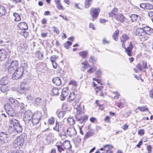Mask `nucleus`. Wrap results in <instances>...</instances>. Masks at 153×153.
<instances>
[{"label": "nucleus", "instance_id": "obj_5", "mask_svg": "<svg viewBox=\"0 0 153 153\" xmlns=\"http://www.w3.org/2000/svg\"><path fill=\"white\" fill-rule=\"evenodd\" d=\"M42 117V113L40 111H37L33 114L31 121L34 125L38 124Z\"/></svg>", "mask_w": 153, "mask_h": 153}, {"label": "nucleus", "instance_id": "obj_49", "mask_svg": "<svg viewBox=\"0 0 153 153\" xmlns=\"http://www.w3.org/2000/svg\"><path fill=\"white\" fill-rule=\"evenodd\" d=\"M69 84L70 85H72L74 86H76L77 85V82L74 80L70 81L69 82Z\"/></svg>", "mask_w": 153, "mask_h": 153}, {"label": "nucleus", "instance_id": "obj_14", "mask_svg": "<svg viewBox=\"0 0 153 153\" xmlns=\"http://www.w3.org/2000/svg\"><path fill=\"white\" fill-rule=\"evenodd\" d=\"M7 50L5 48L0 49V60H5L7 58Z\"/></svg>", "mask_w": 153, "mask_h": 153}, {"label": "nucleus", "instance_id": "obj_9", "mask_svg": "<svg viewBox=\"0 0 153 153\" xmlns=\"http://www.w3.org/2000/svg\"><path fill=\"white\" fill-rule=\"evenodd\" d=\"M73 105L75 108H76L77 114H80L84 112V105H82L80 104L78 100L75 101L73 103Z\"/></svg>", "mask_w": 153, "mask_h": 153}, {"label": "nucleus", "instance_id": "obj_51", "mask_svg": "<svg viewBox=\"0 0 153 153\" xmlns=\"http://www.w3.org/2000/svg\"><path fill=\"white\" fill-rule=\"evenodd\" d=\"M66 112L65 111H61L58 114V116L59 118L60 119L61 118H62L64 115L65 114Z\"/></svg>", "mask_w": 153, "mask_h": 153}, {"label": "nucleus", "instance_id": "obj_55", "mask_svg": "<svg viewBox=\"0 0 153 153\" xmlns=\"http://www.w3.org/2000/svg\"><path fill=\"white\" fill-rule=\"evenodd\" d=\"M138 134L141 136L143 135L144 134V129H140L138 131Z\"/></svg>", "mask_w": 153, "mask_h": 153}, {"label": "nucleus", "instance_id": "obj_19", "mask_svg": "<svg viewBox=\"0 0 153 153\" xmlns=\"http://www.w3.org/2000/svg\"><path fill=\"white\" fill-rule=\"evenodd\" d=\"M94 133L93 130H90L88 131L85 134L84 139V140L87 139L88 138L93 136Z\"/></svg>", "mask_w": 153, "mask_h": 153}, {"label": "nucleus", "instance_id": "obj_35", "mask_svg": "<svg viewBox=\"0 0 153 153\" xmlns=\"http://www.w3.org/2000/svg\"><path fill=\"white\" fill-rule=\"evenodd\" d=\"M0 88L1 91L3 93H5L9 90L8 87L5 85L1 86Z\"/></svg>", "mask_w": 153, "mask_h": 153}, {"label": "nucleus", "instance_id": "obj_20", "mask_svg": "<svg viewBox=\"0 0 153 153\" xmlns=\"http://www.w3.org/2000/svg\"><path fill=\"white\" fill-rule=\"evenodd\" d=\"M52 81L57 86L60 85L61 83V79L59 77H54L52 79Z\"/></svg>", "mask_w": 153, "mask_h": 153}, {"label": "nucleus", "instance_id": "obj_58", "mask_svg": "<svg viewBox=\"0 0 153 153\" xmlns=\"http://www.w3.org/2000/svg\"><path fill=\"white\" fill-rule=\"evenodd\" d=\"M9 101L12 104H13L15 101H16V100L14 99H13L12 97L9 98Z\"/></svg>", "mask_w": 153, "mask_h": 153}, {"label": "nucleus", "instance_id": "obj_37", "mask_svg": "<svg viewBox=\"0 0 153 153\" xmlns=\"http://www.w3.org/2000/svg\"><path fill=\"white\" fill-rule=\"evenodd\" d=\"M118 11L117 8H114L109 13V15L110 17H112L115 15L117 13Z\"/></svg>", "mask_w": 153, "mask_h": 153}, {"label": "nucleus", "instance_id": "obj_45", "mask_svg": "<svg viewBox=\"0 0 153 153\" xmlns=\"http://www.w3.org/2000/svg\"><path fill=\"white\" fill-rule=\"evenodd\" d=\"M55 3L56 4V7L59 10L62 9L63 8L60 3L59 1H55Z\"/></svg>", "mask_w": 153, "mask_h": 153}, {"label": "nucleus", "instance_id": "obj_6", "mask_svg": "<svg viewBox=\"0 0 153 153\" xmlns=\"http://www.w3.org/2000/svg\"><path fill=\"white\" fill-rule=\"evenodd\" d=\"M24 68L22 67L19 68L15 70L13 74L12 78L13 80H17L19 79L22 76L23 71Z\"/></svg>", "mask_w": 153, "mask_h": 153}, {"label": "nucleus", "instance_id": "obj_36", "mask_svg": "<svg viewBox=\"0 0 153 153\" xmlns=\"http://www.w3.org/2000/svg\"><path fill=\"white\" fill-rule=\"evenodd\" d=\"M138 17L139 16L138 15L134 14H131L130 16L132 22L136 21Z\"/></svg>", "mask_w": 153, "mask_h": 153}, {"label": "nucleus", "instance_id": "obj_42", "mask_svg": "<svg viewBox=\"0 0 153 153\" xmlns=\"http://www.w3.org/2000/svg\"><path fill=\"white\" fill-rule=\"evenodd\" d=\"M137 109L141 111H148V109L146 106H143L142 107L138 106Z\"/></svg>", "mask_w": 153, "mask_h": 153}, {"label": "nucleus", "instance_id": "obj_64", "mask_svg": "<svg viewBox=\"0 0 153 153\" xmlns=\"http://www.w3.org/2000/svg\"><path fill=\"white\" fill-rule=\"evenodd\" d=\"M149 16L153 18V11H150L148 13Z\"/></svg>", "mask_w": 153, "mask_h": 153}, {"label": "nucleus", "instance_id": "obj_18", "mask_svg": "<svg viewBox=\"0 0 153 153\" xmlns=\"http://www.w3.org/2000/svg\"><path fill=\"white\" fill-rule=\"evenodd\" d=\"M18 26L20 29L21 30H26L28 28L27 24L24 22L19 23L18 25Z\"/></svg>", "mask_w": 153, "mask_h": 153}, {"label": "nucleus", "instance_id": "obj_27", "mask_svg": "<svg viewBox=\"0 0 153 153\" xmlns=\"http://www.w3.org/2000/svg\"><path fill=\"white\" fill-rule=\"evenodd\" d=\"M79 55L83 58H85L87 57L88 55V52L87 51H84L80 52L79 53Z\"/></svg>", "mask_w": 153, "mask_h": 153}, {"label": "nucleus", "instance_id": "obj_39", "mask_svg": "<svg viewBox=\"0 0 153 153\" xmlns=\"http://www.w3.org/2000/svg\"><path fill=\"white\" fill-rule=\"evenodd\" d=\"M96 70V67L95 66L93 65L91 68H90L87 71V72L91 74L94 72Z\"/></svg>", "mask_w": 153, "mask_h": 153}, {"label": "nucleus", "instance_id": "obj_38", "mask_svg": "<svg viewBox=\"0 0 153 153\" xmlns=\"http://www.w3.org/2000/svg\"><path fill=\"white\" fill-rule=\"evenodd\" d=\"M59 123L57 121H56L55 125L53 128V129L56 131L59 132Z\"/></svg>", "mask_w": 153, "mask_h": 153}, {"label": "nucleus", "instance_id": "obj_24", "mask_svg": "<svg viewBox=\"0 0 153 153\" xmlns=\"http://www.w3.org/2000/svg\"><path fill=\"white\" fill-rule=\"evenodd\" d=\"M20 88L22 90L26 91L28 89V85L27 83L25 82H22L20 85Z\"/></svg>", "mask_w": 153, "mask_h": 153}, {"label": "nucleus", "instance_id": "obj_47", "mask_svg": "<svg viewBox=\"0 0 153 153\" xmlns=\"http://www.w3.org/2000/svg\"><path fill=\"white\" fill-rule=\"evenodd\" d=\"M92 2V1H85V7L86 8H88L90 6Z\"/></svg>", "mask_w": 153, "mask_h": 153}, {"label": "nucleus", "instance_id": "obj_25", "mask_svg": "<svg viewBox=\"0 0 153 153\" xmlns=\"http://www.w3.org/2000/svg\"><path fill=\"white\" fill-rule=\"evenodd\" d=\"M113 146L111 145L107 144L103 146V147L100 149V150H103L104 151H107L110 149H112Z\"/></svg>", "mask_w": 153, "mask_h": 153}, {"label": "nucleus", "instance_id": "obj_31", "mask_svg": "<svg viewBox=\"0 0 153 153\" xmlns=\"http://www.w3.org/2000/svg\"><path fill=\"white\" fill-rule=\"evenodd\" d=\"M6 13V10L3 6L0 5V16H4Z\"/></svg>", "mask_w": 153, "mask_h": 153}, {"label": "nucleus", "instance_id": "obj_17", "mask_svg": "<svg viewBox=\"0 0 153 153\" xmlns=\"http://www.w3.org/2000/svg\"><path fill=\"white\" fill-rule=\"evenodd\" d=\"M143 29L144 30L145 32L148 36L151 35L153 33V29L150 27L148 26L143 27Z\"/></svg>", "mask_w": 153, "mask_h": 153}, {"label": "nucleus", "instance_id": "obj_62", "mask_svg": "<svg viewBox=\"0 0 153 153\" xmlns=\"http://www.w3.org/2000/svg\"><path fill=\"white\" fill-rule=\"evenodd\" d=\"M109 43V41H108L106 38H103L102 40V43L103 44L105 45L107 43Z\"/></svg>", "mask_w": 153, "mask_h": 153}, {"label": "nucleus", "instance_id": "obj_15", "mask_svg": "<svg viewBox=\"0 0 153 153\" xmlns=\"http://www.w3.org/2000/svg\"><path fill=\"white\" fill-rule=\"evenodd\" d=\"M69 92L68 88L66 87L64 88L62 90V94L61 97L62 98H61L62 100H63L68 95Z\"/></svg>", "mask_w": 153, "mask_h": 153}, {"label": "nucleus", "instance_id": "obj_52", "mask_svg": "<svg viewBox=\"0 0 153 153\" xmlns=\"http://www.w3.org/2000/svg\"><path fill=\"white\" fill-rule=\"evenodd\" d=\"M56 146L57 148L58 151L60 152H61L62 151H64V149L62 145L61 146L57 145Z\"/></svg>", "mask_w": 153, "mask_h": 153}, {"label": "nucleus", "instance_id": "obj_23", "mask_svg": "<svg viewBox=\"0 0 153 153\" xmlns=\"http://www.w3.org/2000/svg\"><path fill=\"white\" fill-rule=\"evenodd\" d=\"M115 18L117 21L121 22H123L125 20V18L122 14H119L115 15Z\"/></svg>", "mask_w": 153, "mask_h": 153}, {"label": "nucleus", "instance_id": "obj_13", "mask_svg": "<svg viewBox=\"0 0 153 153\" xmlns=\"http://www.w3.org/2000/svg\"><path fill=\"white\" fill-rule=\"evenodd\" d=\"M76 133V131L74 128L70 127L66 129L65 134H66L69 136L72 137L75 136Z\"/></svg>", "mask_w": 153, "mask_h": 153}, {"label": "nucleus", "instance_id": "obj_34", "mask_svg": "<svg viewBox=\"0 0 153 153\" xmlns=\"http://www.w3.org/2000/svg\"><path fill=\"white\" fill-rule=\"evenodd\" d=\"M58 89L56 87L53 88L51 90V94L52 95H57L59 94Z\"/></svg>", "mask_w": 153, "mask_h": 153}, {"label": "nucleus", "instance_id": "obj_33", "mask_svg": "<svg viewBox=\"0 0 153 153\" xmlns=\"http://www.w3.org/2000/svg\"><path fill=\"white\" fill-rule=\"evenodd\" d=\"M67 121L70 126L73 125L75 123V122L74 119L72 117H69L67 119Z\"/></svg>", "mask_w": 153, "mask_h": 153}, {"label": "nucleus", "instance_id": "obj_22", "mask_svg": "<svg viewBox=\"0 0 153 153\" xmlns=\"http://www.w3.org/2000/svg\"><path fill=\"white\" fill-rule=\"evenodd\" d=\"M8 82V80L7 76L3 77L0 80V84L2 85H5Z\"/></svg>", "mask_w": 153, "mask_h": 153}, {"label": "nucleus", "instance_id": "obj_32", "mask_svg": "<svg viewBox=\"0 0 153 153\" xmlns=\"http://www.w3.org/2000/svg\"><path fill=\"white\" fill-rule=\"evenodd\" d=\"M119 34V31L118 30H116L113 33L112 36L113 39L115 41H117L118 39V36Z\"/></svg>", "mask_w": 153, "mask_h": 153}, {"label": "nucleus", "instance_id": "obj_8", "mask_svg": "<svg viewBox=\"0 0 153 153\" xmlns=\"http://www.w3.org/2000/svg\"><path fill=\"white\" fill-rule=\"evenodd\" d=\"M24 143V139L22 136L18 137L13 142V146L15 148H20Z\"/></svg>", "mask_w": 153, "mask_h": 153}, {"label": "nucleus", "instance_id": "obj_53", "mask_svg": "<svg viewBox=\"0 0 153 153\" xmlns=\"http://www.w3.org/2000/svg\"><path fill=\"white\" fill-rule=\"evenodd\" d=\"M57 58V57L55 55H53L50 58V60L51 62L55 61L56 60Z\"/></svg>", "mask_w": 153, "mask_h": 153}, {"label": "nucleus", "instance_id": "obj_41", "mask_svg": "<svg viewBox=\"0 0 153 153\" xmlns=\"http://www.w3.org/2000/svg\"><path fill=\"white\" fill-rule=\"evenodd\" d=\"M27 101L29 103H34L33 98L30 95H28L27 97Z\"/></svg>", "mask_w": 153, "mask_h": 153}, {"label": "nucleus", "instance_id": "obj_50", "mask_svg": "<svg viewBox=\"0 0 153 153\" xmlns=\"http://www.w3.org/2000/svg\"><path fill=\"white\" fill-rule=\"evenodd\" d=\"M153 4H152V3L151 4L146 3V9H152L153 8Z\"/></svg>", "mask_w": 153, "mask_h": 153}, {"label": "nucleus", "instance_id": "obj_2", "mask_svg": "<svg viewBox=\"0 0 153 153\" xmlns=\"http://www.w3.org/2000/svg\"><path fill=\"white\" fill-rule=\"evenodd\" d=\"M10 124L13 126L15 131L17 133H21L22 130V126L20 125L19 120L14 118H12L10 121Z\"/></svg>", "mask_w": 153, "mask_h": 153}, {"label": "nucleus", "instance_id": "obj_16", "mask_svg": "<svg viewBox=\"0 0 153 153\" xmlns=\"http://www.w3.org/2000/svg\"><path fill=\"white\" fill-rule=\"evenodd\" d=\"M88 116H85L80 118H77V120L81 125L80 127L83 126L84 125L85 120L88 119Z\"/></svg>", "mask_w": 153, "mask_h": 153}, {"label": "nucleus", "instance_id": "obj_4", "mask_svg": "<svg viewBox=\"0 0 153 153\" xmlns=\"http://www.w3.org/2000/svg\"><path fill=\"white\" fill-rule=\"evenodd\" d=\"M24 112H21L24 113L23 120L25 124H28L31 121L33 114L31 111L29 110L27 111H23Z\"/></svg>", "mask_w": 153, "mask_h": 153}, {"label": "nucleus", "instance_id": "obj_26", "mask_svg": "<svg viewBox=\"0 0 153 153\" xmlns=\"http://www.w3.org/2000/svg\"><path fill=\"white\" fill-rule=\"evenodd\" d=\"M82 68L83 71H84L85 69L88 68L89 67V65L88 63L87 62L85 61L81 63Z\"/></svg>", "mask_w": 153, "mask_h": 153}, {"label": "nucleus", "instance_id": "obj_40", "mask_svg": "<svg viewBox=\"0 0 153 153\" xmlns=\"http://www.w3.org/2000/svg\"><path fill=\"white\" fill-rule=\"evenodd\" d=\"M13 15L15 18V21L18 22L21 20L20 16L18 13H14Z\"/></svg>", "mask_w": 153, "mask_h": 153}, {"label": "nucleus", "instance_id": "obj_29", "mask_svg": "<svg viewBox=\"0 0 153 153\" xmlns=\"http://www.w3.org/2000/svg\"><path fill=\"white\" fill-rule=\"evenodd\" d=\"M138 23L140 27L141 28H143V27H145L146 25L145 21L143 19H140V20L138 21Z\"/></svg>", "mask_w": 153, "mask_h": 153}, {"label": "nucleus", "instance_id": "obj_21", "mask_svg": "<svg viewBox=\"0 0 153 153\" xmlns=\"http://www.w3.org/2000/svg\"><path fill=\"white\" fill-rule=\"evenodd\" d=\"M62 146L64 149H69L71 147L70 142L69 141L65 140L63 143Z\"/></svg>", "mask_w": 153, "mask_h": 153}, {"label": "nucleus", "instance_id": "obj_11", "mask_svg": "<svg viewBox=\"0 0 153 153\" xmlns=\"http://www.w3.org/2000/svg\"><path fill=\"white\" fill-rule=\"evenodd\" d=\"M9 135L4 132L0 133V140L2 143H7L9 140Z\"/></svg>", "mask_w": 153, "mask_h": 153}, {"label": "nucleus", "instance_id": "obj_61", "mask_svg": "<svg viewBox=\"0 0 153 153\" xmlns=\"http://www.w3.org/2000/svg\"><path fill=\"white\" fill-rule=\"evenodd\" d=\"M38 55V58L39 59H41L43 58V55L42 53L39 52L37 54Z\"/></svg>", "mask_w": 153, "mask_h": 153}, {"label": "nucleus", "instance_id": "obj_10", "mask_svg": "<svg viewBox=\"0 0 153 153\" xmlns=\"http://www.w3.org/2000/svg\"><path fill=\"white\" fill-rule=\"evenodd\" d=\"M18 65V62L17 60H14L13 61L8 67V72L10 73H11L15 71V70L18 69L17 68Z\"/></svg>", "mask_w": 153, "mask_h": 153}, {"label": "nucleus", "instance_id": "obj_46", "mask_svg": "<svg viewBox=\"0 0 153 153\" xmlns=\"http://www.w3.org/2000/svg\"><path fill=\"white\" fill-rule=\"evenodd\" d=\"M72 44L71 42L68 41L64 44V47L68 49L69 48V46L71 45Z\"/></svg>", "mask_w": 153, "mask_h": 153}, {"label": "nucleus", "instance_id": "obj_3", "mask_svg": "<svg viewBox=\"0 0 153 153\" xmlns=\"http://www.w3.org/2000/svg\"><path fill=\"white\" fill-rule=\"evenodd\" d=\"M136 33L142 41L146 40L149 38V36L142 28L138 27L137 28L136 30Z\"/></svg>", "mask_w": 153, "mask_h": 153}, {"label": "nucleus", "instance_id": "obj_48", "mask_svg": "<svg viewBox=\"0 0 153 153\" xmlns=\"http://www.w3.org/2000/svg\"><path fill=\"white\" fill-rule=\"evenodd\" d=\"M42 102L41 99L39 97L36 98L34 100V103L37 105H38Z\"/></svg>", "mask_w": 153, "mask_h": 153}, {"label": "nucleus", "instance_id": "obj_60", "mask_svg": "<svg viewBox=\"0 0 153 153\" xmlns=\"http://www.w3.org/2000/svg\"><path fill=\"white\" fill-rule=\"evenodd\" d=\"M53 68L54 69H56L57 67V65L56 61L51 62Z\"/></svg>", "mask_w": 153, "mask_h": 153}, {"label": "nucleus", "instance_id": "obj_1", "mask_svg": "<svg viewBox=\"0 0 153 153\" xmlns=\"http://www.w3.org/2000/svg\"><path fill=\"white\" fill-rule=\"evenodd\" d=\"M129 38L128 36L126 34H124L121 36L120 38L121 42L122 43V47L125 49V51L127 54L129 56H132L131 51L133 48V46L131 44V43L130 42L128 46L126 48L124 43L126 41L128 40Z\"/></svg>", "mask_w": 153, "mask_h": 153}, {"label": "nucleus", "instance_id": "obj_63", "mask_svg": "<svg viewBox=\"0 0 153 153\" xmlns=\"http://www.w3.org/2000/svg\"><path fill=\"white\" fill-rule=\"evenodd\" d=\"M14 103V105L16 108H18L20 104L19 103L17 100L15 101Z\"/></svg>", "mask_w": 153, "mask_h": 153}, {"label": "nucleus", "instance_id": "obj_28", "mask_svg": "<svg viewBox=\"0 0 153 153\" xmlns=\"http://www.w3.org/2000/svg\"><path fill=\"white\" fill-rule=\"evenodd\" d=\"M76 98V95L74 92L71 93L68 97V100L70 102Z\"/></svg>", "mask_w": 153, "mask_h": 153}, {"label": "nucleus", "instance_id": "obj_56", "mask_svg": "<svg viewBox=\"0 0 153 153\" xmlns=\"http://www.w3.org/2000/svg\"><path fill=\"white\" fill-rule=\"evenodd\" d=\"M113 93L115 95V96L114 97V98L117 99H118L120 96L119 94L118 93L116 92H114Z\"/></svg>", "mask_w": 153, "mask_h": 153}, {"label": "nucleus", "instance_id": "obj_57", "mask_svg": "<svg viewBox=\"0 0 153 153\" xmlns=\"http://www.w3.org/2000/svg\"><path fill=\"white\" fill-rule=\"evenodd\" d=\"M142 68L144 69H146L148 68V67L147 66V63L145 62H143V67Z\"/></svg>", "mask_w": 153, "mask_h": 153}, {"label": "nucleus", "instance_id": "obj_54", "mask_svg": "<svg viewBox=\"0 0 153 153\" xmlns=\"http://www.w3.org/2000/svg\"><path fill=\"white\" fill-rule=\"evenodd\" d=\"M52 28L53 31L54 33H56L57 34H58L59 33V31L58 29H57L55 27H53Z\"/></svg>", "mask_w": 153, "mask_h": 153}, {"label": "nucleus", "instance_id": "obj_43", "mask_svg": "<svg viewBox=\"0 0 153 153\" xmlns=\"http://www.w3.org/2000/svg\"><path fill=\"white\" fill-rule=\"evenodd\" d=\"M101 87H96V92L97 93L99 91H100V96L101 97H104V94L102 93V92L101 91Z\"/></svg>", "mask_w": 153, "mask_h": 153}, {"label": "nucleus", "instance_id": "obj_7", "mask_svg": "<svg viewBox=\"0 0 153 153\" xmlns=\"http://www.w3.org/2000/svg\"><path fill=\"white\" fill-rule=\"evenodd\" d=\"M4 108L8 114L10 116L13 117L15 115V110L12 105L8 103L5 104Z\"/></svg>", "mask_w": 153, "mask_h": 153}, {"label": "nucleus", "instance_id": "obj_44", "mask_svg": "<svg viewBox=\"0 0 153 153\" xmlns=\"http://www.w3.org/2000/svg\"><path fill=\"white\" fill-rule=\"evenodd\" d=\"M48 123L50 125H53L54 123L55 120L53 117H51L49 118L48 120Z\"/></svg>", "mask_w": 153, "mask_h": 153}, {"label": "nucleus", "instance_id": "obj_12", "mask_svg": "<svg viewBox=\"0 0 153 153\" xmlns=\"http://www.w3.org/2000/svg\"><path fill=\"white\" fill-rule=\"evenodd\" d=\"M99 8H92L90 11V14L92 17V20L94 21L97 18L99 13Z\"/></svg>", "mask_w": 153, "mask_h": 153}, {"label": "nucleus", "instance_id": "obj_59", "mask_svg": "<svg viewBox=\"0 0 153 153\" xmlns=\"http://www.w3.org/2000/svg\"><path fill=\"white\" fill-rule=\"evenodd\" d=\"M146 3H143L140 4V7L142 8L146 9Z\"/></svg>", "mask_w": 153, "mask_h": 153}, {"label": "nucleus", "instance_id": "obj_30", "mask_svg": "<svg viewBox=\"0 0 153 153\" xmlns=\"http://www.w3.org/2000/svg\"><path fill=\"white\" fill-rule=\"evenodd\" d=\"M134 72L136 73H138L140 71H142V68L140 65L139 64L136 65L135 67L134 68Z\"/></svg>", "mask_w": 153, "mask_h": 153}]
</instances>
